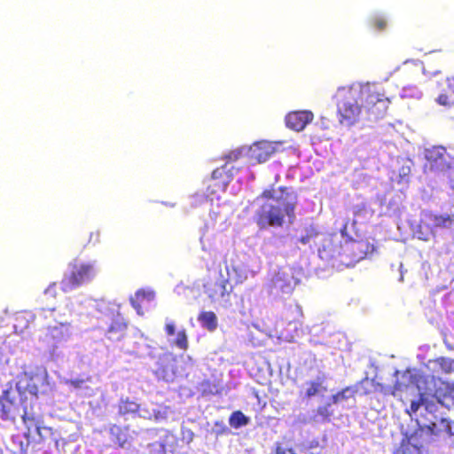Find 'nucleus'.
Masks as SVG:
<instances>
[{
	"label": "nucleus",
	"instance_id": "1",
	"mask_svg": "<svg viewBox=\"0 0 454 454\" xmlns=\"http://www.w3.org/2000/svg\"><path fill=\"white\" fill-rule=\"evenodd\" d=\"M271 200L275 202L263 203L254 213V222L261 230L268 227H282L287 218L293 223L296 217L295 209L298 204L296 192L287 186H274L264 189L258 199Z\"/></svg>",
	"mask_w": 454,
	"mask_h": 454
},
{
	"label": "nucleus",
	"instance_id": "2",
	"mask_svg": "<svg viewBox=\"0 0 454 454\" xmlns=\"http://www.w3.org/2000/svg\"><path fill=\"white\" fill-rule=\"evenodd\" d=\"M408 388H416L419 392V400H412L411 411L416 412L419 408L424 407L429 413L435 412L436 401L440 388H437V382L434 376L422 375L415 370H407L397 378L395 391H403Z\"/></svg>",
	"mask_w": 454,
	"mask_h": 454
},
{
	"label": "nucleus",
	"instance_id": "3",
	"mask_svg": "<svg viewBox=\"0 0 454 454\" xmlns=\"http://www.w3.org/2000/svg\"><path fill=\"white\" fill-rule=\"evenodd\" d=\"M393 97L387 95L378 83H366L360 88L359 100L365 119L377 121L383 118L391 104Z\"/></svg>",
	"mask_w": 454,
	"mask_h": 454
},
{
	"label": "nucleus",
	"instance_id": "4",
	"mask_svg": "<svg viewBox=\"0 0 454 454\" xmlns=\"http://www.w3.org/2000/svg\"><path fill=\"white\" fill-rule=\"evenodd\" d=\"M335 248H337V246L333 240H328L327 243L324 244L319 253L322 254L327 250L332 251L331 256L338 255L342 262L351 265L365 259L376 250L374 243L368 239H346L340 244L338 251Z\"/></svg>",
	"mask_w": 454,
	"mask_h": 454
},
{
	"label": "nucleus",
	"instance_id": "5",
	"mask_svg": "<svg viewBox=\"0 0 454 454\" xmlns=\"http://www.w3.org/2000/svg\"><path fill=\"white\" fill-rule=\"evenodd\" d=\"M23 373L24 378L16 383V390L20 395V400L27 393L32 396H38V395H47L51 390L48 372L44 367H28Z\"/></svg>",
	"mask_w": 454,
	"mask_h": 454
},
{
	"label": "nucleus",
	"instance_id": "6",
	"mask_svg": "<svg viewBox=\"0 0 454 454\" xmlns=\"http://www.w3.org/2000/svg\"><path fill=\"white\" fill-rule=\"evenodd\" d=\"M426 167L432 172L447 175L450 181L454 180V157H451L445 147L434 145L425 150Z\"/></svg>",
	"mask_w": 454,
	"mask_h": 454
},
{
	"label": "nucleus",
	"instance_id": "7",
	"mask_svg": "<svg viewBox=\"0 0 454 454\" xmlns=\"http://www.w3.org/2000/svg\"><path fill=\"white\" fill-rule=\"evenodd\" d=\"M27 398V396H25ZM29 411L24 403V395L20 400V395L17 390H4L0 397V419L5 422L14 423L20 417L22 419L23 410Z\"/></svg>",
	"mask_w": 454,
	"mask_h": 454
},
{
	"label": "nucleus",
	"instance_id": "8",
	"mask_svg": "<svg viewBox=\"0 0 454 454\" xmlns=\"http://www.w3.org/2000/svg\"><path fill=\"white\" fill-rule=\"evenodd\" d=\"M22 421L27 427L24 436L28 442L40 443L51 435V428L43 425L40 415L23 410Z\"/></svg>",
	"mask_w": 454,
	"mask_h": 454
},
{
	"label": "nucleus",
	"instance_id": "9",
	"mask_svg": "<svg viewBox=\"0 0 454 454\" xmlns=\"http://www.w3.org/2000/svg\"><path fill=\"white\" fill-rule=\"evenodd\" d=\"M419 227L433 235H435L439 231L454 233V212L450 214L426 212L420 221Z\"/></svg>",
	"mask_w": 454,
	"mask_h": 454
},
{
	"label": "nucleus",
	"instance_id": "10",
	"mask_svg": "<svg viewBox=\"0 0 454 454\" xmlns=\"http://www.w3.org/2000/svg\"><path fill=\"white\" fill-rule=\"evenodd\" d=\"M68 336L69 326L62 323H56L47 325L43 335L40 336V340L44 343L45 351L54 356L58 345L67 340Z\"/></svg>",
	"mask_w": 454,
	"mask_h": 454
},
{
	"label": "nucleus",
	"instance_id": "11",
	"mask_svg": "<svg viewBox=\"0 0 454 454\" xmlns=\"http://www.w3.org/2000/svg\"><path fill=\"white\" fill-rule=\"evenodd\" d=\"M363 114L364 113L362 105H358L354 99H345L338 104L337 115L342 126L350 127L356 124Z\"/></svg>",
	"mask_w": 454,
	"mask_h": 454
},
{
	"label": "nucleus",
	"instance_id": "12",
	"mask_svg": "<svg viewBox=\"0 0 454 454\" xmlns=\"http://www.w3.org/2000/svg\"><path fill=\"white\" fill-rule=\"evenodd\" d=\"M108 310L111 316V324L106 332V335L112 341H119L126 333L127 323L120 313L119 305L114 304Z\"/></svg>",
	"mask_w": 454,
	"mask_h": 454
},
{
	"label": "nucleus",
	"instance_id": "13",
	"mask_svg": "<svg viewBox=\"0 0 454 454\" xmlns=\"http://www.w3.org/2000/svg\"><path fill=\"white\" fill-rule=\"evenodd\" d=\"M280 143L259 141L254 143L249 149V158L256 163L267 161L278 151Z\"/></svg>",
	"mask_w": 454,
	"mask_h": 454
},
{
	"label": "nucleus",
	"instance_id": "14",
	"mask_svg": "<svg viewBox=\"0 0 454 454\" xmlns=\"http://www.w3.org/2000/svg\"><path fill=\"white\" fill-rule=\"evenodd\" d=\"M327 391L325 379L317 376L303 382L300 387V395L302 398L311 399L313 397L324 396Z\"/></svg>",
	"mask_w": 454,
	"mask_h": 454
},
{
	"label": "nucleus",
	"instance_id": "15",
	"mask_svg": "<svg viewBox=\"0 0 454 454\" xmlns=\"http://www.w3.org/2000/svg\"><path fill=\"white\" fill-rule=\"evenodd\" d=\"M438 97L436 101L444 106H454V77L441 78L436 81Z\"/></svg>",
	"mask_w": 454,
	"mask_h": 454
},
{
	"label": "nucleus",
	"instance_id": "16",
	"mask_svg": "<svg viewBox=\"0 0 454 454\" xmlns=\"http://www.w3.org/2000/svg\"><path fill=\"white\" fill-rule=\"evenodd\" d=\"M158 367L155 373L159 379L167 382L173 381L176 376L174 356L171 353H164L159 357Z\"/></svg>",
	"mask_w": 454,
	"mask_h": 454
},
{
	"label": "nucleus",
	"instance_id": "17",
	"mask_svg": "<svg viewBox=\"0 0 454 454\" xmlns=\"http://www.w3.org/2000/svg\"><path fill=\"white\" fill-rule=\"evenodd\" d=\"M313 117L314 115L310 111L291 112L286 116V124L287 128L293 130L301 131L312 121Z\"/></svg>",
	"mask_w": 454,
	"mask_h": 454
},
{
	"label": "nucleus",
	"instance_id": "18",
	"mask_svg": "<svg viewBox=\"0 0 454 454\" xmlns=\"http://www.w3.org/2000/svg\"><path fill=\"white\" fill-rule=\"evenodd\" d=\"M155 294L149 288H142L130 297V303L138 315H143V309H148L154 301Z\"/></svg>",
	"mask_w": 454,
	"mask_h": 454
},
{
	"label": "nucleus",
	"instance_id": "19",
	"mask_svg": "<svg viewBox=\"0 0 454 454\" xmlns=\"http://www.w3.org/2000/svg\"><path fill=\"white\" fill-rule=\"evenodd\" d=\"M168 408L162 407L156 404L145 405L141 407L139 405L138 416L146 419H153L156 422H161L167 419L168 415Z\"/></svg>",
	"mask_w": 454,
	"mask_h": 454
},
{
	"label": "nucleus",
	"instance_id": "20",
	"mask_svg": "<svg viewBox=\"0 0 454 454\" xmlns=\"http://www.w3.org/2000/svg\"><path fill=\"white\" fill-rule=\"evenodd\" d=\"M333 402L330 399L326 403L320 405L317 408V410L312 411V415L305 419L306 423H315V424H325L331 421V418L333 415V410L332 408Z\"/></svg>",
	"mask_w": 454,
	"mask_h": 454
},
{
	"label": "nucleus",
	"instance_id": "21",
	"mask_svg": "<svg viewBox=\"0 0 454 454\" xmlns=\"http://www.w3.org/2000/svg\"><path fill=\"white\" fill-rule=\"evenodd\" d=\"M206 293L208 294L209 298L215 301L218 302L221 305L226 307L230 304V296L232 291V286H229V289H227V286H208Z\"/></svg>",
	"mask_w": 454,
	"mask_h": 454
},
{
	"label": "nucleus",
	"instance_id": "22",
	"mask_svg": "<svg viewBox=\"0 0 454 454\" xmlns=\"http://www.w3.org/2000/svg\"><path fill=\"white\" fill-rule=\"evenodd\" d=\"M356 391L355 387H347L335 395H333L330 399L333 404H341L343 408L351 409L356 404L355 395Z\"/></svg>",
	"mask_w": 454,
	"mask_h": 454
},
{
	"label": "nucleus",
	"instance_id": "23",
	"mask_svg": "<svg viewBox=\"0 0 454 454\" xmlns=\"http://www.w3.org/2000/svg\"><path fill=\"white\" fill-rule=\"evenodd\" d=\"M427 368L434 373H451L454 372V360L447 357L429 360Z\"/></svg>",
	"mask_w": 454,
	"mask_h": 454
},
{
	"label": "nucleus",
	"instance_id": "24",
	"mask_svg": "<svg viewBox=\"0 0 454 454\" xmlns=\"http://www.w3.org/2000/svg\"><path fill=\"white\" fill-rule=\"evenodd\" d=\"M111 440L114 443L121 448H126L129 443V437L126 429L123 430L118 426H112L109 429Z\"/></svg>",
	"mask_w": 454,
	"mask_h": 454
},
{
	"label": "nucleus",
	"instance_id": "25",
	"mask_svg": "<svg viewBox=\"0 0 454 454\" xmlns=\"http://www.w3.org/2000/svg\"><path fill=\"white\" fill-rule=\"evenodd\" d=\"M198 320L201 325L210 332H213L217 327V317L214 312L205 311L200 314Z\"/></svg>",
	"mask_w": 454,
	"mask_h": 454
},
{
	"label": "nucleus",
	"instance_id": "26",
	"mask_svg": "<svg viewBox=\"0 0 454 454\" xmlns=\"http://www.w3.org/2000/svg\"><path fill=\"white\" fill-rule=\"evenodd\" d=\"M435 411H438L439 407H445L450 409L454 407V387L450 389L448 394H442L441 389L439 390Z\"/></svg>",
	"mask_w": 454,
	"mask_h": 454
},
{
	"label": "nucleus",
	"instance_id": "27",
	"mask_svg": "<svg viewBox=\"0 0 454 454\" xmlns=\"http://www.w3.org/2000/svg\"><path fill=\"white\" fill-rule=\"evenodd\" d=\"M395 454H419V448L415 442V439L411 437L410 439L403 440Z\"/></svg>",
	"mask_w": 454,
	"mask_h": 454
},
{
	"label": "nucleus",
	"instance_id": "28",
	"mask_svg": "<svg viewBox=\"0 0 454 454\" xmlns=\"http://www.w3.org/2000/svg\"><path fill=\"white\" fill-rule=\"evenodd\" d=\"M139 404L135 402L122 401L119 405V413L121 415H133L138 413Z\"/></svg>",
	"mask_w": 454,
	"mask_h": 454
},
{
	"label": "nucleus",
	"instance_id": "29",
	"mask_svg": "<svg viewBox=\"0 0 454 454\" xmlns=\"http://www.w3.org/2000/svg\"><path fill=\"white\" fill-rule=\"evenodd\" d=\"M230 425L234 428H239L248 423V419L241 411H234L229 419Z\"/></svg>",
	"mask_w": 454,
	"mask_h": 454
},
{
	"label": "nucleus",
	"instance_id": "30",
	"mask_svg": "<svg viewBox=\"0 0 454 454\" xmlns=\"http://www.w3.org/2000/svg\"><path fill=\"white\" fill-rule=\"evenodd\" d=\"M85 275V265L80 263L79 265L74 264L71 271L72 284H80L83 280Z\"/></svg>",
	"mask_w": 454,
	"mask_h": 454
},
{
	"label": "nucleus",
	"instance_id": "31",
	"mask_svg": "<svg viewBox=\"0 0 454 454\" xmlns=\"http://www.w3.org/2000/svg\"><path fill=\"white\" fill-rule=\"evenodd\" d=\"M169 341L180 349L185 350L188 348V340L184 330L179 331L176 334V337L173 340L169 339Z\"/></svg>",
	"mask_w": 454,
	"mask_h": 454
},
{
	"label": "nucleus",
	"instance_id": "32",
	"mask_svg": "<svg viewBox=\"0 0 454 454\" xmlns=\"http://www.w3.org/2000/svg\"><path fill=\"white\" fill-rule=\"evenodd\" d=\"M46 309H41L37 311L35 314V319L41 320V319H47L49 317H51L53 316V313L55 311V307L53 303L47 304Z\"/></svg>",
	"mask_w": 454,
	"mask_h": 454
},
{
	"label": "nucleus",
	"instance_id": "33",
	"mask_svg": "<svg viewBox=\"0 0 454 454\" xmlns=\"http://www.w3.org/2000/svg\"><path fill=\"white\" fill-rule=\"evenodd\" d=\"M317 235V231L313 228L309 227L306 229V233L299 239V242L306 245L308 244L312 239H314Z\"/></svg>",
	"mask_w": 454,
	"mask_h": 454
},
{
	"label": "nucleus",
	"instance_id": "34",
	"mask_svg": "<svg viewBox=\"0 0 454 454\" xmlns=\"http://www.w3.org/2000/svg\"><path fill=\"white\" fill-rule=\"evenodd\" d=\"M441 430L446 432L450 435H454V422L447 419H441Z\"/></svg>",
	"mask_w": 454,
	"mask_h": 454
},
{
	"label": "nucleus",
	"instance_id": "35",
	"mask_svg": "<svg viewBox=\"0 0 454 454\" xmlns=\"http://www.w3.org/2000/svg\"><path fill=\"white\" fill-rule=\"evenodd\" d=\"M369 212L364 205L356 206L354 208V216L356 218L355 222H358L363 218H366Z\"/></svg>",
	"mask_w": 454,
	"mask_h": 454
},
{
	"label": "nucleus",
	"instance_id": "36",
	"mask_svg": "<svg viewBox=\"0 0 454 454\" xmlns=\"http://www.w3.org/2000/svg\"><path fill=\"white\" fill-rule=\"evenodd\" d=\"M241 154H242V150H240V149L233 150V151H231L230 153H228L227 154H225L223 159H225L228 162L236 161L241 157Z\"/></svg>",
	"mask_w": 454,
	"mask_h": 454
},
{
	"label": "nucleus",
	"instance_id": "37",
	"mask_svg": "<svg viewBox=\"0 0 454 454\" xmlns=\"http://www.w3.org/2000/svg\"><path fill=\"white\" fill-rule=\"evenodd\" d=\"M372 26L376 30L382 31L387 27V21L383 18H376L372 21Z\"/></svg>",
	"mask_w": 454,
	"mask_h": 454
},
{
	"label": "nucleus",
	"instance_id": "38",
	"mask_svg": "<svg viewBox=\"0 0 454 454\" xmlns=\"http://www.w3.org/2000/svg\"><path fill=\"white\" fill-rule=\"evenodd\" d=\"M165 331L168 337L174 336L176 332V325L173 320L166 318Z\"/></svg>",
	"mask_w": 454,
	"mask_h": 454
},
{
	"label": "nucleus",
	"instance_id": "39",
	"mask_svg": "<svg viewBox=\"0 0 454 454\" xmlns=\"http://www.w3.org/2000/svg\"><path fill=\"white\" fill-rule=\"evenodd\" d=\"M57 296V291L54 287V286H49L45 290H44V293H43V299L45 301H48V300H54Z\"/></svg>",
	"mask_w": 454,
	"mask_h": 454
},
{
	"label": "nucleus",
	"instance_id": "40",
	"mask_svg": "<svg viewBox=\"0 0 454 454\" xmlns=\"http://www.w3.org/2000/svg\"><path fill=\"white\" fill-rule=\"evenodd\" d=\"M67 384H68L74 390L82 389L84 384V380L80 379L69 380L67 381Z\"/></svg>",
	"mask_w": 454,
	"mask_h": 454
},
{
	"label": "nucleus",
	"instance_id": "41",
	"mask_svg": "<svg viewBox=\"0 0 454 454\" xmlns=\"http://www.w3.org/2000/svg\"><path fill=\"white\" fill-rule=\"evenodd\" d=\"M200 292L199 288H196L195 286H185V287L184 288V294L185 295L192 294L195 296L197 294H200Z\"/></svg>",
	"mask_w": 454,
	"mask_h": 454
},
{
	"label": "nucleus",
	"instance_id": "42",
	"mask_svg": "<svg viewBox=\"0 0 454 454\" xmlns=\"http://www.w3.org/2000/svg\"><path fill=\"white\" fill-rule=\"evenodd\" d=\"M276 454H295V453H294V450H292V449H285V448L278 447L277 449Z\"/></svg>",
	"mask_w": 454,
	"mask_h": 454
},
{
	"label": "nucleus",
	"instance_id": "43",
	"mask_svg": "<svg viewBox=\"0 0 454 454\" xmlns=\"http://www.w3.org/2000/svg\"><path fill=\"white\" fill-rule=\"evenodd\" d=\"M222 172L223 170L220 169V168H216L215 169L213 172H212V179H217L218 177H220L222 176Z\"/></svg>",
	"mask_w": 454,
	"mask_h": 454
},
{
	"label": "nucleus",
	"instance_id": "44",
	"mask_svg": "<svg viewBox=\"0 0 454 454\" xmlns=\"http://www.w3.org/2000/svg\"><path fill=\"white\" fill-rule=\"evenodd\" d=\"M186 361H184V364H187V363H190V365L192 366L193 363H192V359L191 356H186Z\"/></svg>",
	"mask_w": 454,
	"mask_h": 454
},
{
	"label": "nucleus",
	"instance_id": "45",
	"mask_svg": "<svg viewBox=\"0 0 454 454\" xmlns=\"http://www.w3.org/2000/svg\"><path fill=\"white\" fill-rule=\"evenodd\" d=\"M186 361H184V364H187V363H190V365L192 366L193 363H192V359L191 356H186Z\"/></svg>",
	"mask_w": 454,
	"mask_h": 454
},
{
	"label": "nucleus",
	"instance_id": "46",
	"mask_svg": "<svg viewBox=\"0 0 454 454\" xmlns=\"http://www.w3.org/2000/svg\"><path fill=\"white\" fill-rule=\"evenodd\" d=\"M186 361H184V364H187V363H190V365L192 366L193 363H192V359L191 356H186Z\"/></svg>",
	"mask_w": 454,
	"mask_h": 454
},
{
	"label": "nucleus",
	"instance_id": "47",
	"mask_svg": "<svg viewBox=\"0 0 454 454\" xmlns=\"http://www.w3.org/2000/svg\"><path fill=\"white\" fill-rule=\"evenodd\" d=\"M296 308H297V309L301 312V314H302L301 308L299 305H297V307H296Z\"/></svg>",
	"mask_w": 454,
	"mask_h": 454
},
{
	"label": "nucleus",
	"instance_id": "48",
	"mask_svg": "<svg viewBox=\"0 0 454 454\" xmlns=\"http://www.w3.org/2000/svg\"><path fill=\"white\" fill-rule=\"evenodd\" d=\"M92 237H93V233L90 234V241H91Z\"/></svg>",
	"mask_w": 454,
	"mask_h": 454
}]
</instances>
